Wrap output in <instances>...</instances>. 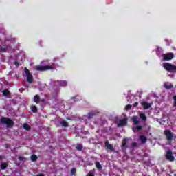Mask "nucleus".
Segmentation results:
<instances>
[{
    "label": "nucleus",
    "mask_w": 176,
    "mask_h": 176,
    "mask_svg": "<svg viewBox=\"0 0 176 176\" xmlns=\"http://www.w3.org/2000/svg\"><path fill=\"white\" fill-rule=\"evenodd\" d=\"M0 122L2 124H6L7 129H13V126H14V122L13 120L8 117H2L0 119Z\"/></svg>",
    "instance_id": "obj_1"
},
{
    "label": "nucleus",
    "mask_w": 176,
    "mask_h": 176,
    "mask_svg": "<svg viewBox=\"0 0 176 176\" xmlns=\"http://www.w3.org/2000/svg\"><path fill=\"white\" fill-rule=\"evenodd\" d=\"M34 69L36 71H39L40 72H43L44 71H49L50 69H54V65H37L35 66Z\"/></svg>",
    "instance_id": "obj_2"
},
{
    "label": "nucleus",
    "mask_w": 176,
    "mask_h": 176,
    "mask_svg": "<svg viewBox=\"0 0 176 176\" xmlns=\"http://www.w3.org/2000/svg\"><path fill=\"white\" fill-rule=\"evenodd\" d=\"M164 68L166 71L168 72H173V71H176V66L169 63H165L164 64Z\"/></svg>",
    "instance_id": "obj_3"
},
{
    "label": "nucleus",
    "mask_w": 176,
    "mask_h": 176,
    "mask_svg": "<svg viewBox=\"0 0 176 176\" xmlns=\"http://www.w3.org/2000/svg\"><path fill=\"white\" fill-rule=\"evenodd\" d=\"M25 74H26V79L28 83H32V80H34V76L30 72V70L27 68H24Z\"/></svg>",
    "instance_id": "obj_4"
},
{
    "label": "nucleus",
    "mask_w": 176,
    "mask_h": 176,
    "mask_svg": "<svg viewBox=\"0 0 176 176\" xmlns=\"http://www.w3.org/2000/svg\"><path fill=\"white\" fill-rule=\"evenodd\" d=\"M165 157H166V160H168L169 162H174V160H175V157H174V155H173V151H171V150H168L166 151Z\"/></svg>",
    "instance_id": "obj_5"
},
{
    "label": "nucleus",
    "mask_w": 176,
    "mask_h": 176,
    "mask_svg": "<svg viewBox=\"0 0 176 176\" xmlns=\"http://www.w3.org/2000/svg\"><path fill=\"white\" fill-rule=\"evenodd\" d=\"M164 134L166 138V140L168 142H171L173 140H174V136L173 135V133L170 130H165Z\"/></svg>",
    "instance_id": "obj_6"
},
{
    "label": "nucleus",
    "mask_w": 176,
    "mask_h": 176,
    "mask_svg": "<svg viewBox=\"0 0 176 176\" xmlns=\"http://www.w3.org/2000/svg\"><path fill=\"white\" fill-rule=\"evenodd\" d=\"M174 58V53L169 52L164 55V61H170Z\"/></svg>",
    "instance_id": "obj_7"
},
{
    "label": "nucleus",
    "mask_w": 176,
    "mask_h": 176,
    "mask_svg": "<svg viewBox=\"0 0 176 176\" xmlns=\"http://www.w3.org/2000/svg\"><path fill=\"white\" fill-rule=\"evenodd\" d=\"M126 124H127V118H123L120 120L118 126V127H122L123 126H126Z\"/></svg>",
    "instance_id": "obj_8"
},
{
    "label": "nucleus",
    "mask_w": 176,
    "mask_h": 176,
    "mask_svg": "<svg viewBox=\"0 0 176 176\" xmlns=\"http://www.w3.org/2000/svg\"><path fill=\"white\" fill-rule=\"evenodd\" d=\"M142 106L143 107L144 109H149L151 107H152V103H148L147 102H143L142 103Z\"/></svg>",
    "instance_id": "obj_9"
},
{
    "label": "nucleus",
    "mask_w": 176,
    "mask_h": 176,
    "mask_svg": "<svg viewBox=\"0 0 176 176\" xmlns=\"http://www.w3.org/2000/svg\"><path fill=\"white\" fill-rule=\"evenodd\" d=\"M104 145L107 149H109L110 151H114L115 149L113 148V146L111 144H109V141L107 140L104 142Z\"/></svg>",
    "instance_id": "obj_10"
},
{
    "label": "nucleus",
    "mask_w": 176,
    "mask_h": 176,
    "mask_svg": "<svg viewBox=\"0 0 176 176\" xmlns=\"http://www.w3.org/2000/svg\"><path fill=\"white\" fill-rule=\"evenodd\" d=\"M8 166H9V164H8V162H3V163H1V164H0V168L1 170H6Z\"/></svg>",
    "instance_id": "obj_11"
},
{
    "label": "nucleus",
    "mask_w": 176,
    "mask_h": 176,
    "mask_svg": "<svg viewBox=\"0 0 176 176\" xmlns=\"http://www.w3.org/2000/svg\"><path fill=\"white\" fill-rule=\"evenodd\" d=\"M3 96H5L6 97H10V91H9V89H6L3 91Z\"/></svg>",
    "instance_id": "obj_12"
},
{
    "label": "nucleus",
    "mask_w": 176,
    "mask_h": 176,
    "mask_svg": "<svg viewBox=\"0 0 176 176\" xmlns=\"http://www.w3.org/2000/svg\"><path fill=\"white\" fill-rule=\"evenodd\" d=\"M40 101H41V96H39V95H35L34 97V102L36 104H39Z\"/></svg>",
    "instance_id": "obj_13"
},
{
    "label": "nucleus",
    "mask_w": 176,
    "mask_h": 176,
    "mask_svg": "<svg viewBox=\"0 0 176 176\" xmlns=\"http://www.w3.org/2000/svg\"><path fill=\"white\" fill-rule=\"evenodd\" d=\"M131 120L135 126H137V124H140V121L137 119V116L132 117Z\"/></svg>",
    "instance_id": "obj_14"
},
{
    "label": "nucleus",
    "mask_w": 176,
    "mask_h": 176,
    "mask_svg": "<svg viewBox=\"0 0 176 176\" xmlns=\"http://www.w3.org/2000/svg\"><path fill=\"white\" fill-rule=\"evenodd\" d=\"M60 124V126H62V127H69V126L68 122L65 120L61 121Z\"/></svg>",
    "instance_id": "obj_15"
},
{
    "label": "nucleus",
    "mask_w": 176,
    "mask_h": 176,
    "mask_svg": "<svg viewBox=\"0 0 176 176\" xmlns=\"http://www.w3.org/2000/svg\"><path fill=\"white\" fill-rule=\"evenodd\" d=\"M23 129L27 131H30V130H31V126L28 124L25 123L23 124Z\"/></svg>",
    "instance_id": "obj_16"
},
{
    "label": "nucleus",
    "mask_w": 176,
    "mask_h": 176,
    "mask_svg": "<svg viewBox=\"0 0 176 176\" xmlns=\"http://www.w3.org/2000/svg\"><path fill=\"white\" fill-rule=\"evenodd\" d=\"M32 162H36L38 160V156L35 154H33L30 156Z\"/></svg>",
    "instance_id": "obj_17"
},
{
    "label": "nucleus",
    "mask_w": 176,
    "mask_h": 176,
    "mask_svg": "<svg viewBox=\"0 0 176 176\" xmlns=\"http://www.w3.org/2000/svg\"><path fill=\"white\" fill-rule=\"evenodd\" d=\"M140 140L142 142V144H145V142H146V141L148 140V139L146 138V137L144 136V135H141L140 136Z\"/></svg>",
    "instance_id": "obj_18"
},
{
    "label": "nucleus",
    "mask_w": 176,
    "mask_h": 176,
    "mask_svg": "<svg viewBox=\"0 0 176 176\" xmlns=\"http://www.w3.org/2000/svg\"><path fill=\"white\" fill-rule=\"evenodd\" d=\"M139 116L140 119H142V120H143L144 122H145L147 119L146 116H145V114L144 113H140Z\"/></svg>",
    "instance_id": "obj_19"
},
{
    "label": "nucleus",
    "mask_w": 176,
    "mask_h": 176,
    "mask_svg": "<svg viewBox=\"0 0 176 176\" xmlns=\"http://www.w3.org/2000/svg\"><path fill=\"white\" fill-rule=\"evenodd\" d=\"M122 148H127V139H123L122 140Z\"/></svg>",
    "instance_id": "obj_20"
},
{
    "label": "nucleus",
    "mask_w": 176,
    "mask_h": 176,
    "mask_svg": "<svg viewBox=\"0 0 176 176\" xmlns=\"http://www.w3.org/2000/svg\"><path fill=\"white\" fill-rule=\"evenodd\" d=\"M76 149H77V151H82L83 149V146L80 144H78L76 147Z\"/></svg>",
    "instance_id": "obj_21"
},
{
    "label": "nucleus",
    "mask_w": 176,
    "mask_h": 176,
    "mask_svg": "<svg viewBox=\"0 0 176 176\" xmlns=\"http://www.w3.org/2000/svg\"><path fill=\"white\" fill-rule=\"evenodd\" d=\"M67 82L65 80L59 81V86L65 87V86H67Z\"/></svg>",
    "instance_id": "obj_22"
},
{
    "label": "nucleus",
    "mask_w": 176,
    "mask_h": 176,
    "mask_svg": "<svg viewBox=\"0 0 176 176\" xmlns=\"http://www.w3.org/2000/svg\"><path fill=\"white\" fill-rule=\"evenodd\" d=\"M96 116V114L93 112L89 113H88V119H93Z\"/></svg>",
    "instance_id": "obj_23"
},
{
    "label": "nucleus",
    "mask_w": 176,
    "mask_h": 176,
    "mask_svg": "<svg viewBox=\"0 0 176 176\" xmlns=\"http://www.w3.org/2000/svg\"><path fill=\"white\" fill-rule=\"evenodd\" d=\"M96 167L98 168V170H101V168H102V166H101V164H100L98 162H96Z\"/></svg>",
    "instance_id": "obj_24"
},
{
    "label": "nucleus",
    "mask_w": 176,
    "mask_h": 176,
    "mask_svg": "<svg viewBox=\"0 0 176 176\" xmlns=\"http://www.w3.org/2000/svg\"><path fill=\"white\" fill-rule=\"evenodd\" d=\"M32 111L33 113H36V112H38V107H36V106L32 107Z\"/></svg>",
    "instance_id": "obj_25"
},
{
    "label": "nucleus",
    "mask_w": 176,
    "mask_h": 176,
    "mask_svg": "<svg viewBox=\"0 0 176 176\" xmlns=\"http://www.w3.org/2000/svg\"><path fill=\"white\" fill-rule=\"evenodd\" d=\"M164 86L165 89H171L173 87V84H170V85L164 84Z\"/></svg>",
    "instance_id": "obj_26"
},
{
    "label": "nucleus",
    "mask_w": 176,
    "mask_h": 176,
    "mask_svg": "<svg viewBox=\"0 0 176 176\" xmlns=\"http://www.w3.org/2000/svg\"><path fill=\"white\" fill-rule=\"evenodd\" d=\"M76 174V168H72L71 170V175L74 176Z\"/></svg>",
    "instance_id": "obj_27"
},
{
    "label": "nucleus",
    "mask_w": 176,
    "mask_h": 176,
    "mask_svg": "<svg viewBox=\"0 0 176 176\" xmlns=\"http://www.w3.org/2000/svg\"><path fill=\"white\" fill-rule=\"evenodd\" d=\"M5 52H6V48L0 45V52L1 53H5Z\"/></svg>",
    "instance_id": "obj_28"
},
{
    "label": "nucleus",
    "mask_w": 176,
    "mask_h": 176,
    "mask_svg": "<svg viewBox=\"0 0 176 176\" xmlns=\"http://www.w3.org/2000/svg\"><path fill=\"white\" fill-rule=\"evenodd\" d=\"M133 106L131 105V104H127L126 107H125V109L126 110V111H130V109H131V107H132Z\"/></svg>",
    "instance_id": "obj_29"
},
{
    "label": "nucleus",
    "mask_w": 176,
    "mask_h": 176,
    "mask_svg": "<svg viewBox=\"0 0 176 176\" xmlns=\"http://www.w3.org/2000/svg\"><path fill=\"white\" fill-rule=\"evenodd\" d=\"M136 130L137 131H140V130H142V126H138Z\"/></svg>",
    "instance_id": "obj_30"
},
{
    "label": "nucleus",
    "mask_w": 176,
    "mask_h": 176,
    "mask_svg": "<svg viewBox=\"0 0 176 176\" xmlns=\"http://www.w3.org/2000/svg\"><path fill=\"white\" fill-rule=\"evenodd\" d=\"M173 100H174L173 106L176 107V96H173Z\"/></svg>",
    "instance_id": "obj_31"
},
{
    "label": "nucleus",
    "mask_w": 176,
    "mask_h": 176,
    "mask_svg": "<svg viewBox=\"0 0 176 176\" xmlns=\"http://www.w3.org/2000/svg\"><path fill=\"white\" fill-rule=\"evenodd\" d=\"M132 147H133V148L137 147V142H133V143H132Z\"/></svg>",
    "instance_id": "obj_32"
},
{
    "label": "nucleus",
    "mask_w": 176,
    "mask_h": 176,
    "mask_svg": "<svg viewBox=\"0 0 176 176\" xmlns=\"http://www.w3.org/2000/svg\"><path fill=\"white\" fill-rule=\"evenodd\" d=\"M18 160H19V161L24 160V157L19 156V157H18Z\"/></svg>",
    "instance_id": "obj_33"
},
{
    "label": "nucleus",
    "mask_w": 176,
    "mask_h": 176,
    "mask_svg": "<svg viewBox=\"0 0 176 176\" xmlns=\"http://www.w3.org/2000/svg\"><path fill=\"white\" fill-rule=\"evenodd\" d=\"M133 107H138V102H135L134 104H133Z\"/></svg>",
    "instance_id": "obj_34"
},
{
    "label": "nucleus",
    "mask_w": 176,
    "mask_h": 176,
    "mask_svg": "<svg viewBox=\"0 0 176 176\" xmlns=\"http://www.w3.org/2000/svg\"><path fill=\"white\" fill-rule=\"evenodd\" d=\"M88 166H93L94 164L93 162H88Z\"/></svg>",
    "instance_id": "obj_35"
},
{
    "label": "nucleus",
    "mask_w": 176,
    "mask_h": 176,
    "mask_svg": "<svg viewBox=\"0 0 176 176\" xmlns=\"http://www.w3.org/2000/svg\"><path fill=\"white\" fill-rule=\"evenodd\" d=\"M20 63H19L18 61H15L14 62V65H19Z\"/></svg>",
    "instance_id": "obj_36"
},
{
    "label": "nucleus",
    "mask_w": 176,
    "mask_h": 176,
    "mask_svg": "<svg viewBox=\"0 0 176 176\" xmlns=\"http://www.w3.org/2000/svg\"><path fill=\"white\" fill-rule=\"evenodd\" d=\"M40 101H41V102H45L46 100H45V99H41Z\"/></svg>",
    "instance_id": "obj_37"
},
{
    "label": "nucleus",
    "mask_w": 176,
    "mask_h": 176,
    "mask_svg": "<svg viewBox=\"0 0 176 176\" xmlns=\"http://www.w3.org/2000/svg\"><path fill=\"white\" fill-rule=\"evenodd\" d=\"M87 176H94V174L90 173V174H89Z\"/></svg>",
    "instance_id": "obj_38"
},
{
    "label": "nucleus",
    "mask_w": 176,
    "mask_h": 176,
    "mask_svg": "<svg viewBox=\"0 0 176 176\" xmlns=\"http://www.w3.org/2000/svg\"><path fill=\"white\" fill-rule=\"evenodd\" d=\"M36 176H44L43 174L41 173V174H38Z\"/></svg>",
    "instance_id": "obj_39"
},
{
    "label": "nucleus",
    "mask_w": 176,
    "mask_h": 176,
    "mask_svg": "<svg viewBox=\"0 0 176 176\" xmlns=\"http://www.w3.org/2000/svg\"><path fill=\"white\" fill-rule=\"evenodd\" d=\"M2 157H3L2 155H0V160L2 159Z\"/></svg>",
    "instance_id": "obj_40"
},
{
    "label": "nucleus",
    "mask_w": 176,
    "mask_h": 176,
    "mask_svg": "<svg viewBox=\"0 0 176 176\" xmlns=\"http://www.w3.org/2000/svg\"><path fill=\"white\" fill-rule=\"evenodd\" d=\"M133 131H135V130L134 129V128L133 129Z\"/></svg>",
    "instance_id": "obj_41"
},
{
    "label": "nucleus",
    "mask_w": 176,
    "mask_h": 176,
    "mask_svg": "<svg viewBox=\"0 0 176 176\" xmlns=\"http://www.w3.org/2000/svg\"><path fill=\"white\" fill-rule=\"evenodd\" d=\"M166 41H167V39H165Z\"/></svg>",
    "instance_id": "obj_42"
}]
</instances>
